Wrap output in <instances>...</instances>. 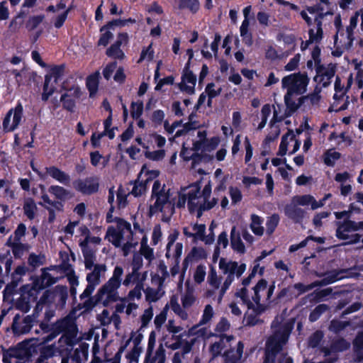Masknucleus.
I'll return each instance as SVG.
<instances>
[{"instance_id": "f03ea898", "label": "nucleus", "mask_w": 363, "mask_h": 363, "mask_svg": "<svg viewBox=\"0 0 363 363\" xmlns=\"http://www.w3.org/2000/svg\"><path fill=\"white\" fill-rule=\"evenodd\" d=\"M273 292L274 286L268 285L267 281L262 279L250 291L244 286L235 293V297L240 298L247 307L245 315L247 324L254 325L258 323V316L266 311L269 306V299Z\"/></svg>"}, {"instance_id": "58836bf2", "label": "nucleus", "mask_w": 363, "mask_h": 363, "mask_svg": "<svg viewBox=\"0 0 363 363\" xmlns=\"http://www.w3.org/2000/svg\"><path fill=\"white\" fill-rule=\"evenodd\" d=\"M90 161L94 167L103 168L107 164L108 159L104 157L99 152L95 151L90 153Z\"/></svg>"}, {"instance_id": "e433bc0d", "label": "nucleus", "mask_w": 363, "mask_h": 363, "mask_svg": "<svg viewBox=\"0 0 363 363\" xmlns=\"http://www.w3.org/2000/svg\"><path fill=\"white\" fill-rule=\"evenodd\" d=\"M263 219L257 215L251 216L250 229L253 233L257 236H262L264 234V227L262 226Z\"/></svg>"}, {"instance_id": "9b49d317", "label": "nucleus", "mask_w": 363, "mask_h": 363, "mask_svg": "<svg viewBox=\"0 0 363 363\" xmlns=\"http://www.w3.org/2000/svg\"><path fill=\"white\" fill-rule=\"evenodd\" d=\"M219 269L222 271L223 274L226 275L223 283L220 286V298L229 289L230 286L234 281L235 276L240 277L246 270L245 264H238L237 262L227 260L221 258L219 261Z\"/></svg>"}, {"instance_id": "2eb2a0df", "label": "nucleus", "mask_w": 363, "mask_h": 363, "mask_svg": "<svg viewBox=\"0 0 363 363\" xmlns=\"http://www.w3.org/2000/svg\"><path fill=\"white\" fill-rule=\"evenodd\" d=\"M352 74H350L346 78H340L336 77L335 82V94L333 96L334 102L332 105V110L335 111H342L347 108V104L344 102L342 105L338 106L340 100L344 101V95L348 89L352 84Z\"/></svg>"}, {"instance_id": "dca6fc26", "label": "nucleus", "mask_w": 363, "mask_h": 363, "mask_svg": "<svg viewBox=\"0 0 363 363\" xmlns=\"http://www.w3.org/2000/svg\"><path fill=\"white\" fill-rule=\"evenodd\" d=\"M23 117V107L21 103H18L16 106L11 108L2 123L3 128L6 132H12L15 130L21 124Z\"/></svg>"}, {"instance_id": "a878e982", "label": "nucleus", "mask_w": 363, "mask_h": 363, "mask_svg": "<svg viewBox=\"0 0 363 363\" xmlns=\"http://www.w3.org/2000/svg\"><path fill=\"white\" fill-rule=\"evenodd\" d=\"M206 257V253L203 248L201 247H194L190 253L187 255L184 261V264H185L184 272L179 276V281L178 284V288L181 289L182 286V283L184 279V273L185 270L187 267L188 262H191L193 259H203Z\"/></svg>"}, {"instance_id": "79ce46f5", "label": "nucleus", "mask_w": 363, "mask_h": 363, "mask_svg": "<svg viewBox=\"0 0 363 363\" xmlns=\"http://www.w3.org/2000/svg\"><path fill=\"white\" fill-rule=\"evenodd\" d=\"M159 175V172L155 169H149L146 166H143L139 174V179H142L145 183L156 178Z\"/></svg>"}, {"instance_id": "774afa93", "label": "nucleus", "mask_w": 363, "mask_h": 363, "mask_svg": "<svg viewBox=\"0 0 363 363\" xmlns=\"http://www.w3.org/2000/svg\"><path fill=\"white\" fill-rule=\"evenodd\" d=\"M328 310V306L325 304H320L315 307V308L311 313L309 319L311 321L314 322L320 317V315Z\"/></svg>"}, {"instance_id": "2f4dec72", "label": "nucleus", "mask_w": 363, "mask_h": 363, "mask_svg": "<svg viewBox=\"0 0 363 363\" xmlns=\"http://www.w3.org/2000/svg\"><path fill=\"white\" fill-rule=\"evenodd\" d=\"M48 191L60 201H65L73 197V194L70 191L58 185L50 186Z\"/></svg>"}, {"instance_id": "c85d7f7f", "label": "nucleus", "mask_w": 363, "mask_h": 363, "mask_svg": "<svg viewBox=\"0 0 363 363\" xmlns=\"http://www.w3.org/2000/svg\"><path fill=\"white\" fill-rule=\"evenodd\" d=\"M32 327V319L27 316L23 320H20L18 315L13 319L12 328L16 334L26 333L30 331Z\"/></svg>"}, {"instance_id": "e2e57ef3", "label": "nucleus", "mask_w": 363, "mask_h": 363, "mask_svg": "<svg viewBox=\"0 0 363 363\" xmlns=\"http://www.w3.org/2000/svg\"><path fill=\"white\" fill-rule=\"evenodd\" d=\"M145 191L146 184L142 179H140V181L136 182L134 184V186L130 193L134 196H140L143 195Z\"/></svg>"}, {"instance_id": "8fccbe9b", "label": "nucleus", "mask_w": 363, "mask_h": 363, "mask_svg": "<svg viewBox=\"0 0 363 363\" xmlns=\"http://www.w3.org/2000/svg\"><path fill=\"white\" fill-rule=\"evenodd\" d=\"M279 222V217L277 214H273L267 218L266 222L267 233L271 235L274 233Z\"/></svg>"}, {"instance_id": "5701e85b", "label": "nucleus", "mask_w": 363, "mask_h": 363, "mask_svg": "<svg viewBox=\"0 0 363 363\" xmlns=\"http://www.w3.org/2000/svg\"><path fill=\"white\" fill-rule=\"evenodd\" d=\"M342 278L339 273L330 272L326 274L325 277L322 280L320 283L315 282L312 284L305 286L303 284L298 283L294 285V288L298 290L301 293L306 292L318 285H327L335 282L336 281Z\"/></svg>"}, {"instance_id": "bf43d9fd", "label": "nucleus", "mask_w": 363, "mask_h": 363, "mask_svg": "<svg viewBox=\"0 0 363 363\" xmlns=\"http://www.w3.org/2000/svg\"><path fill=\"white\" fill-rule=\"evenodd\" d=\"M152 134L146 135L144 137H137L135 139L136 143L146 150L152 146L153 138H150Z\"/></svg>"}, {"instance_id": "b1692460", "label": "nucleus", "mask_w": 363, "mask_h": 363, "mask_svg": "<svg viewBox=\"0 0 363 363\" xmlns=\"http://www.w3.org/2000/svg\"><path fill=\"white\" fill-rule=\"evenodd\" d=\"M141 257L139 255L134 256L133 272L125 277L123 282V285L128 286L132 283L137 284L141 280L143 273L138 272L141 265Z\"/></svg>"}, {"instance_id": "f3484780", "label": "nucleus", "mask_w": 363, "mask_h": 363, "mask_svg": "<svg viewBox=\"0 0 363 363\" xmlns=\"http://www.w3.org/2000/svg\"><path fill=\"white\" fill-rule=\"evenodd\" d=\"M64 66H56L52 67L49 74L45 76V84L42 99L47 101L48 98L54 93L57 80L63 75Z\"/></svg>"}, {"instance_id": "6e6d98bb", "label": "nucleus", "mask_w": 363, "mask_h": 363, "mask_svg": "<svg viewBox=\"0 0 363 363\" xmlns=\"http://www.w3.org/2000/svg\"><path fill=\"white\" fill-rule=\"evenodd\" d=\"M340 155L335 150H330L325 152L324 162L328 166H333L335 162L340 158Z\"/></svg>"}, {"instance_id": "c756f323", "label": "nucleus", "mask_w": 363, "mask_h": 363, "mask_svg": "<svg viewBox=\"0 0 363 363\" xmlns=\"http://www.w3.org/2000/svg\"><path fill=\"white\" fill-rule=\"evenodd\" d=\"M46 172L54 179L64 185H68L70 183L69 175L55 167L46 168Z\"/></svg>"}, {"instance_id": "72a5a7b5", "label": "nucleus", "mask_w": 363, "mask_h": 363, "mask_svg": "<svg viewBox=\"0 0 363 363\" xmlns=\"http://www.w3.org/2000/svg\"><path fill=\"white\" fill-rule=\"evenodd\" d=\"M230 245L234 251L240 254L245 253V247L235 226H233L230 231Z\"/></svg>"}, {"instance_id": "cd10ccee", "label": "nucleus", "mask_w": 363, "mask_h": 363, "mask_svg": "<svg viewBox=\"0 0 363 363\" xmlns=\"http://www.w3.org/2000/svg\"><path fill=\"white\" fill-rule=\"evenodd\" d=\"M292 201L294 203L298 204V206H310L312 210H315L323 206V203H318L315 199L309 194L294 196Z\"/></svg>"}, {"instance_id": "0e129e2a", "label": "nucleus", "mask_w": 363, "mask_h": 363, "mask_svg": "<svg viewBox=\"0 0 363 363\" xmlns=\"http://www.w3.org/2000/svg\"><path fill=\"white\" fill-rule=\"evenodd\" d=\"M165 361V351L162 346H160L156 351L155 356L152 358L150 357L148 363H164Z\"/></svg>"}, {"instance_id": "aec40b11", "label": "nucleus", "mask_w": 363, "mask_h": 363, "mask_svg": "<svg viewBox=\"0 0 363 363\" xmlns=\"http://www.w3.org/2000/svg\"><path fill=\"white\" fill-rule=\"evenodd\" d=\"M74 189L84 194H91L97 191L99 182L97 179L89 177L85 179H79L73 184Z\"/></svg>"}, {"instance_id": "49530a36", "label": "nucleus", "mask_w": 363, "mask_h": 363, "mask_svg": "<svg viewBox=\"0 0 363 363\" xmlns=\"http://www.w3.org/2000/svg\"><path fill=\"white\" fill-rule=\"evenodd\" d=\"M179 7L188 9L192 13H196L199 9V0H179Z\"/></svg>"}, {"instance_id": "393cba45", "label": "nucleus", "mask_w": 363, "mask_h": 363, "mask_svg": "<svg viewBox=\"0 0 363 363\" xmlns=\"http://www.w3.org/2000/svg\"><path fill=\"white\" fill-rule=\"evenodd\" d=\"M359 19L357 16H352L350 19V24L346 27L345 38H340L341 45L345 48H350L354 40V30L357 26Z\"/></svg>"}, {"instance_id": "603ef678", "label": "nucleus", "mask_w": 363, "mask_h": 363, "mask_svg": "<svg viewBox=\"0 0 363 363\" xmlns=\"http://www.w3.org/2000/svg\"><path fill=\"white\" fill-rule=\"evenodd\" d=\"M334 25L337 30V33L335 36L334 42L335 44H337V40L339 38L344 39L345 38V30L342 26V21L340 15H337L334 19Z\"/></svg>"}, {"instance_id": "7c9ffc66", "label": "nucleus", "mask_w": 363, "mask_h": 363, "mask_svg": "<svg viewBox=\"0 0 363 363\" xmlns=\"http://www.w3.org/2000/svg\"><path fill=\"white\" fill-rule=\"evenodd\" d=\"M285 213L289 218L294 220L295 222H299L304 217L306 212L303 209L298 207V204L294 203L291 201V204L286 207Z\"/></svg>"}, {"instance_id": "a18cd8bd", "label": "nucleus", "mask_w": 363, "mask_h": 363, "mask_svg": "<svg viewBox=\"0 0 363 363\" xmlns=\"http://www.w3.org/2000/svg\"><path fill=\"white\" fill-rule=\"evenodd\" d=\"M99 86L98 74H92L86 79V87L89 91V95L92 97L97 91Z\"/></svg>"}, {"instance_id": "4c0bfd02", "label": "nucleus", "mask_w": 363, "mask_h": 363, "mask_svg": "<svg viewBox=\"0 0 363 363\" xmlns=\"http://www.w3.org/2000/svg\"><path fill=\"white\" fill-rule=\"evenodd\" d=\"M250 21L244 19L240 28V36L242 38L244 43L250 46L252 44V38L249 32Z\"/></svg>"}, {"instance_id": "4d7b16f0", "label": "nucleus", "mask_w": 363, "mask_h": 363, "mask_svg": "<svg viewBox=\"0 0 363 363\" xmlns=\"http://www.w3.org/2000/svg\"><path fill=\"white\" fill-rule=\"evenodd\" d=\"M156 343V333L154 331H152L148 337V343H147V352L145 356V363H148L150 357L152 355V353L153 352L155 345Z\"/></svg>"}, {"instance_id": "423d86ee", "label": "nucleus", "mask_w": 363, "mask_h": 363, "mask_svg": "<svg viewBox=\"0 0 363 363\" xmlns=\"http://www.w3.org/2000/svg\"><path fill=\"white\" fill-rule=\"evenodd\" d=\"M116 227L111 226L108 228L106 238L116 247L122 246V251L124 256L129 255L135 248L138 243V224H134V229L132 230L130 224L121 219H116Z\"/></svg>"}, {"instance_id": "680f3d73", "label": "nucleus", "mask_w": 363, "mask_h": 363, "mask_svg": "<svg viewBox=\"0 0 363 363\" xmlns=\"http://www.w3.org/2000/svg\"><path fill=\"white\" fill-rule=\"evenodd\" d=\"M154 50L152 49V44L151 43L147 48H144L141 52L140 57L138 62L143 60L151 61L154 57Z\"/></svg>"}, {"instance_id": "09e8293b", "label": "nucleus", "mask_w": 363, "mask_h": 363, "mask_svg": "<svg viewBox=\"0 0 363 363\" xmlns=\"http://www.w3.org/2000/svg\"><path fill=\"white\" fill-rule=\"evenodd\" d=\"M206 268L203 265H199L193 273V279L195 283L200 284L202 283L206 275Z\"/></svg>"}, {"instance_id": "6ab92c4d", "label": "nucleus", "mask_w": 363, "mask_h": 363, "mask_svg": "<svg viewBox=\"0 0 363 363\" xmlns=\"http://www.w3.org/2000/svg\"><path fill=\"white\" fill-rule=\"evenodd\" d=\"M273 108V117L271 121L272 123H276L279 119L278 118V113L274 106L265 104L262 107L259 116H257L252 121V125L256 128L257 130H262L266 125L268 118L272 113Z\"/></svg>"}, {"instance_id": "de8ad7c7", "label": "nucleus", "mask_w": 363, "mask_h": 363, "mask_svg": "<svg viewBox=\"0 0 363 363\" xmlns=\"http://www.w3.org/2000/svg\"><path fill=\"white\" fill-rule=\"evenodd\" d=\"M352 65L357 71L356 74V83L359 89L363 87V69H362V62L357 60H352Z\"/></svg>"}, {"instance_id": "473e14b6", "label": "nucleus", "mask_w": 363, "mask_h": 363, "mask_svg": "<svg viewBox=\"0 0 363 363\" xmlns=\"http://www.w3.org/2000/svg\"><path fill=\"white\" fill-rule=\"evenodd\" d=\"M139 235H141V242H140V254L144 256V257L147 259L149 262H151L154 259V252L153 250L150 248L147 245V237L144 233L143 230L138 228Z\"/></svg>"}, {"instance_id": "338daca9", "label": "nucleus", "mask_w": 363, "mask_h": 363, "mask_svg": "<svg viewBox=\"0 0 363 363\" xmlns=\"http://www.w3.org/2000/svg\"><path fill=\"white\" fill-rule=\"evenodd\" d=\"M145 155L147 159L154 161H159L164 157L165 152L164 150H158L155 151L146 150Z\"/></svg>"}, {"instance_id": "69168bd1", "label": "nucleus", "mask_w": 363, "mask_h": 363, "mask_svg": "<svg viewBox=\"0 0 363 363\" xmlns=\"http://www.w3.org/2000/svg\"><path fill=\"white\" fill-rule=\"evenodd\" d=\"M131 115L133 118H139L143 111V101L138 100L133 101L131 104Z\"/></svg>"}, {"instance_id": "9d476101", "label": "nucleus", "mask_w": 363, "mask_h": 363, "mask_svg": "<svg viewBox=\"0 0 363 363\" xmlns=\"http://www.w3.org/2000/svg\"><path fill=\"white\" fill-rule=\"evenodd\" d=\"M186 291L181 296L182 306L177 296H172L169 300V308L181 319L186 320L189 318L187 311L196 303V297L194 295V286L187 280L186 282Z\"/></svg>"}, {"instance_id": "052dcab7", "label": "nucleus", "mask_w": 363, "mask_h": 363, "mask_svg": "<svg viewBox=\"0 0 363 363\" xmlns=\"http://www.w3.org/2000/svg\"><path fill=\"white\" fill-rule=\"evenodd\" d=\"M208 282L210 286L215 289H218L221 286V279L217 275L216 270L213 269H211L208 274Z\"/></svg>"}, {"instance_id": "a19ab883", "label": "nucleus", "mask_w": 363, "mask_h": 363, "mask_svg": "<svg viewBox=\"0 0 363 363\" xmlns=\"http://www.w3.org/2000/svg\"><path fill=\"white\" fill-rule=\"evenodd\" d=\"M23 211L25 215L29 219H33L37 213V206L33 199H28L25 201L23 205Z\"/></svg>"}, {"instance_id": "13d9d810", "label": "nucleus", "mask_w": 363, "mask_h": 363, "mask_svg": "<svg viewBox=\"0 0 363 363\" xmlns=\"http://www.w3.org/2000/svg\"><path fill=\"white\" fill-rule=\"evenodd\" d=\"M169 308V303H168L162 311L160 312V314L157 315L154 320V323L155 325V327L157 328H160L162 325L164 323V322L167 320V309Z\"/></svg>"}, {"instance_id": "f704fd0d", "label": "nucleus", "mask_w": 363, "mask_h": 363, "mask_svg": "<svg viewBox=\"0 0 363 363\" xmlns=\"http://www.w3.org/2000/svg\"><path fill=\"white\" fill-rule=\"evenodd\" d=\"M183 245L180 242L176 244L167 245L166 257L167 259H179L182 254Z\"/></svg>"}, {"instance_id": "1a4fd4ad", "label": "nucleus", "mask_w": 363, "mask_h": 363, "mask_svg": "<svg viewBox=\"0 0 363 363\" xmlns=\"http://www.w3.org/2000/svg\"><path fill=\"white\" fill-rule=\"evenodd\" d=\"M60 333H63V335L60 341H63L68 345L75 344L77 341V328L74 320L68 317L55 323L52 331L44 337V342H48L52 340Z\"/></svg>"}, {"instance_id": "864d4df0", "label": "nucleus", "mask_w": 363, "mask_h": 363, "mask_svg": "<svg viewBox=\"0 0 363 363\" xmlns=\"http://www.w3.org/2000/svg\"><path fill=\"white\" fill-rule=\"evenodd\" d=\"M214 315V310L211 305L208 304L205 306L202 316L199 321L200 324H207L211 321Z\"/></svg>"}, {"instance_id": "0eeeda50", "label": "nucleus", "mask_w": 363, "mask_h": 363, "mask_svg": "<svg viewBox=\"0 0 363 363\" xmlns=\"http://www.w3.org/2000/svg\"><path fill=\"white\" fill-rule=\"evenodd\" d=\"M294 320H284L283 315L277 316L272 323L273 335L269 337L266 345L265 360L264 363H273L276 354L279 352L288 340L294 328Z\"/></svg>"}, {"instance_id": "37998d69", "label": "nucleus", "mask_w": 363, "mask_h": 363, "mask_svg": "<svg viewBox=\"0 0 363 363\" xmlns=\"http://www.w3.org/2000/svg\"><path fill=\"white\" fill-rule=\"evenodd\" d=\"M260 262H257V259H255L254 261V266L252 269L251 273L250 275L242 281V285L244 286H247L250 284L251 279L255 276L256 274H259V275H262L264 271V267H260L259 265Z\"/></svg>"}, {"instance_id": "20e7f679", "label": "nucleus", "mask_w": 363, "mask_h": 363, "mask_svg": "<svg viewBox=\"0 0 363 363\" xmlns=\"http://www.w3.org/2000/svg\"><path fill=\"white\" fill-rule=\"evenodd\" d=\"M220 139L218 136L207 138L206 130H197L195 139L192 140V147H190L188 143H183L181 155L185 160H189L194 155V152L201 151L200 160L202 162H211L214 158L218 162L225 160L227 150L221 147L216 151L215 156L211 152L218 146Z\"/></svg>"}, {"instance_id": "f257e3e1", "label": "nucleus", "mask_w": 363, "mask_h": 363, "mask_svg": "<svg viewBox=\"0 0 363 363\" xmlns=\"http://www.w3.org/2000/svg\"><path fill=\"white\" fill-rule=\"evenodd\" d=\"M106 270V264H96L90 270L91 272L86 274V280L88 284L83 293L80 295L81 300L86 298H88L83 305V308L86 310L91 308L99 303L106 306L118 300L117 290L121 284V277L123 274V269L120 266H116L114 268L112 277L99 289L96 296L90 297L95 288L100 284L101 278L104 277Z\"/></svg>"}, {"instance_id": "412c9836", "label": "nucleus", "mask_w": 363, "mask_h": 363, "mask_svg": "<svg viewBox=\"0 0 363 363\" xmlns=\"http://www.w3.org/2000/svg\"><path fill=\"white\" fill-rule=\"evenodd\" d=\"M128 43V35L125 33H121L118 35L117 40L106 51L108 56L116 59H123L124 53L121 49V47L125 45Z\"/></svg>"}, {"instance_id": "ddd939ff", "label": "nucleus", "mask_w": 363, "mask_h": 363, "mask_svg": "<svg viewBox=\"0 0 363 363\" xmlns=\"http://www.w3.org/2000/svg\"><path fill=\"white\" fill-rule=\"evenodd\" d=\"M307 10L314 17V22L317 25L315 29H311L309 30V40L307 43H318L322 40L323 35L322 28L323 19L332 13L328 10H325L324 6L320 4L308 6Z\"/></svg>"}, {"instance_id": "3c124183", "label": "nucleus", "mask_w": 363, "mask_h": 363, "mask_svg": "<svg viewBox=\"0 0 363 363\" xmlns=\"http://www.w3.org/2000/svg\"><path fill=\"white\" fill-rule=\"evenodd\" d=\"M221 92V88L213 83L208 84L206 88V93L208 96V105L211 106V99L217 96Z\"/></svg>"}, {"instance_id": "6e6552de", "label": "nucleus", "mask_w": 363, "mask_h": 363, "mask_svg": "<svg viewBox=\"0 0 363 363\" xmlns=\"http://www.w3.org/2000/svg\"><path fill=\"white\" fill-rule=\"evenodd\" d=\"M309 78L305 73H294L289 74L281 79V86L286 91L284 101L289 105V101L294 96L301 95L306 91Z\"/></svg>"}, {"instance_id": "ea45409f", "label": "nucleus", "mask_w": 363, "mask_h": 363, "mask_svg": "<svg viewBox=\"0 0 363 363\" xmlns=\"http://www.w3.org/2000/svg\"><path fill=\"white\" fill-rule=\"evenodd\" d=\"M88 349L89 345L86 343H82L79 348H77L74 351L73 359L76 362H80L83 360H86L88 357Z\"/></svg>"}, {"instance_id": "bb28decb", "label": "nucleus", "mask_w": 363, "mask_h": 363, "mask_svg": "<svg viewBox=\"0 0 363 363\" xmlns=\"http://www.w3.org/2000/svg\"><path fill=\"white\" fill-rule=\"evenodd\" d=\"M203 324L196 325L191 327L187 333L189 337L193 336L194 338L191 340V343L194 344L195 342L199 340H205L211 335V330L206 328L202 326Z\"/></svg>"}, {"instance_id": "f8f14e48", "label": "nucleus", "mask_w": 363, "mask_h": 363, "mask_svg": "<svg viewBox=\"0 0 363 363\" xmlns=\"http://www.w3.org/2000/svg\"><path fill=\"white\" fill-rule=\"evenodd\" d=\"M62 87L65 91L60 97L62 106L65 109L74 112L77 104L84 101L86 98V94L75 82L72 84L65 83Z\"/></svg>"}, {"instance_id": "a211bd4d", "label": "nucleus", "mask_w": 363, "mask_h": 363, "mask_svg": "<svg viewBox=\"0 0 363 363\" xmlns=\"http://www.w3.org/2000/svg\"><path fill=\"white\" fill-rule=\"evenodd\" d=\"M301 143L296 138L293 130H289L283 135L279 148L278 154L284 156L288 152L289 154H294L300 147Z\"/></svg>"}, {"instance_id": "39448f33", "label": "nucleus", "mask_w": 363, "mask_h": 363, "mask_svg": "<svg viewBox=\"0 0 363 363\" xmlns=\"http://www.w3.org/2000/svg\"><path fill=\"white\" fill-rule=\"evenodd\" d=\"M176 198L177 195L174 191L162 184L160 181H155L150 200V216L160 214L162 221H169L174 213Z\"/></svg>"}, {"instance_id": "4468645a", "label": "nucleus", "mask_w": 363, "mask_h": 363, "mask_svg": "<svg viewBox=\"0 0 363 363\" xmlns=\"http://www.w3.org/2000/svg\"><path fill=\"white\" fill-rule=\"evenodd\" d=\"M363 223L346 220L338 223L336 230L337 238L345 240V244H354L360 240L361 236L356 232L361 229Z\"/></svg>"}, {"instance_id": "4be33fe9", "label": "nucleus", "mask_w": 363, "mask_h": 363, "mask_svg": "<svg viewBox=\"0 0 363 363\" xmlns=\"http://www.w3.org/2000/svg\"><path fill=\"white\" fill-rule=\"evenodd\" d=\"M196 83V76L189 70L186 69L182 75V82L178 84L182 91L193 94Z\"/></svg>"}, {"instance_id": "c9c22d12", "label": "nucleus", "mask_w": 363, "mask_h": 363, "mask_svg": "<svg viewBox=\"0 0 363 363\" xmlns=\"http://www.w3.org/2000/svg\"><path fill=\"white\" fill-rule=\"evenodd\" d=\"M46 296L48 298L58 300L61 303V305L63 306L67 298V289L63 286H57L52 291H47Z\"/></svg>"}, {"instance_id": "7ed1b4c3", "label": "nucleus", "mask_w": 363, "mask_h": 363, "mask_svg": "<svg viewBox=\"0 0 363 363\" xmlns=\"http://www.w3.org/2000/svg\"><path fill=\"white\" fill-rule=\"evenodd\" d=\"M211 191L212 186L210 180L208 181L201 191V182L182 188L177 194V206L182 208L186 203L190 212H196L198 216H200L203 211L211 209L217 203L216 199L210 198Z\"/></svg>"}, {"instance_id": "c03bdc74", "label": "nucleus", "mask_w": 363, "mask_h": 363, "mask_svg": "<svg viewBox=\"0 0 363 363\" xmlns=\"http://www.w3.org/2000/svg\"><path fill=\"white\" fill-rule=\"evenodd\" d=\"M147 277V272L143 273L141 280L137 283L133 290L128 294V298L131 300L139 299L141 297V290L143 287V282Z\"/></svg>"}, {"instance_id": "5fc2aeb1", "label": "nucleus", "mask_w": 363, "mask_h": 363, "mask_svg": "<svg viewBox=\"0 0 363 363\" xmlns=\"http://www.w3.org/2000/svg\"><path fill=\"white\" fill-rule=\"evenodd\" d=\"M42 202L40 204L45 206L46 208H49L50 207H53L57 210H61L62 208V204L56 201H52L50 199L48 194H43L41 196Z\"/></svg>"}]
</instances>
